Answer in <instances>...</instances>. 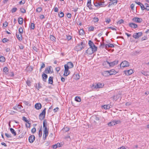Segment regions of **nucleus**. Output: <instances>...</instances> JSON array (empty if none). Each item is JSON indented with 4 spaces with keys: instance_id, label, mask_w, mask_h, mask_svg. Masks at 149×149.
<instances>
[{
    "instance_id": "4d7b16f0",
    "label": "nucleus",
    "mask_w": 149,
    "mask_h": 149,
    "mask_svg": "<svg viewBox=\"0 0 149 149\" xmlns=\"http://www.w3.org/2000/svg\"><path fill=\"white\" fill-rule=\"evenodd\" d=\"M108 45L109 47H114L113 44L110 43L108 44Z\"/></svg>"
},
{
    "instance_id": "c756f323",
    "label": "nucleus",
    "mask_w": 149,
    "mask_h": 149,
    "mask_svg": "<svg viewBox=\"0 0 149 149\" xmlns=\"http://www.w3.org/2000/svg\"><path fill=\"white\" fill-rule=\"evenodd\" d=\"M64 144V143L63 142H61L60 143H57L56 144V145H57V146L58 148L62 146Z\"/></svg>"
},
{
    "instance_id": "9b49d317",
    "label": "nucleus",
    "mask_w": 149,
    "mask_h": 149,
    "mask_svg": "<svg viewBox=\"0 0 149 149\" xmlns=\"http://www.w3.org/2000/svg\"><path fill=\"white\" fill-rule=\"evenodd\" d=\"M132 20L135 22L140 23L142 21V20L141 18L135 17L132 19Z\"/></svg>"
},
{
    "instance_id": "ddd939ff",
    "label": "nucleus",
    "mask_w": 149,
    "mask_h": 149,
    "mask_svg": "<svg viewBox=\"0 0 149 149\" xmlns=\"http://www.w3.org/2000/svg\"><path fill=\"white\" fill-rule=\"evenodd\" d=\"M95 52V51H93V50L91 48L89 47L87 50L86 53L88 54H91Z\"/></svg>"
},
{
    "instance_id": "f03ea898",
    "label": "nucleus",
    "mask_w": 149,
    "mask_h": 149,
    "mask_svg": "<svg viewBox=\"0 0 149 149\" xmlns=\"http://www.w3.org/2000/svg\"><path fill=\"white\" fill-rule=\"evenodd\" d=\"M88 44L90 47L93 50V51L95 52L97 51V47L94 45L93 43L91 40L89 41Z\"/></svg>"
},
{
    "instance_id": "f3484780",
    "label": "nucleus",
    "mask_w": 149,
    "mask_h": 149,
    "mask_svg": "<svg viewBox=\"0 0 149 149\" xmlns=\"http://www.w3.org/2000/svg\"><path fill=\"white\" fill-rule=\"evenodd\" d=\"M111 1L109 3V5L116 4L117 3V0H109Z\"/></svg>"
},
{
    "instance_id": "5fc2aeb1",
    "label": "nucleus",
    "mask_w": 149,
    "mask_h": 149,
    "mask_svg": "<svg viewBox=\"0 0 149 149\" xmlns=\"http://www.w3.org/2000/svg\"><path fill=\"white\" fill-rule=\"evenodd\" d=\"M9 111H10L9 113L11 114H13L16 113V112L12 110H9Z\"/></svg>"
},
{
    "instance_id": "79ce46f5",
    "label": "nucleus",
    "mask_w": 149,
    "mask_h": 149,
    "mask_svg": "<svg viewBox=\"0 0 149 149\" xmlns=\"http://www.w3.org/2000/svg\"><path fill=\"white\" fill-rule=\"evenodd\" d=\"M17 8H13L11 11L12 13H14L17 10Z\"/></svg>"
},
{
    "instance_id": "39448f33",
    "label": "nucleus",
    "mask_w": 149,
    "mask_h": 149,
    "mask_svg": "<svg viewBox=\"0 0 149 149\" xmlns=\"http://www.w3.org/2000/svg\"><path fill=\"white\" fill-rule=\"evenodd\" d=\"M64 68L65 70L63 75L67 76L70 74V71L68 70L69 68H68V66L67 65H64Z\"/></svg>"
},
{
    "instance_id": "6ab92c4d",
    "label": "nucleus",
    "mask_w": 149,
    "mask_h": 149,
    "mask_svg": "<svg viewBox=\"0 0 149 149\" xmlns=\"http://www.w3.org/2000/svg\"><path fill=\"white\" fill-rule=\"evenodd\" d=\"M112 98L113 100L116 101L119 98L120 99V95L119 94L117 95L116 96H114Z\"/></svg>"
},
{
    "instance_id": "4468645a",
    "label": "nucleus",
    "mask_w": 149,
    "mask_h": 149,
    "mask_svg": "<svg viewBox=\"0 0 149 149\" xmlns=\"http://www.w3.org/2000/svg\"><path fill=\"white\" fill-rule=\"evenodd\" d=\"M129 26L132 28L135 29L137 27V25L134 23H131L129 24Z\"/></svg>"
},
{
    "instance_id": "f704fd0d",
    "label": "nucleus",
    "mask_w": 149,
    "mask_h": 149,
    "mask_svg": "<svg viewBox=\"0 0 149 149\" xmlns=\"http://www.w3.org/2000/svg\"><path fill=\"white\" fill-rule=\"evenodd\" d=\"M35 137L33 135H31L29 136V140H35Z\"/></svg>"
},
{
    "instance_id": "774afa93",
    "label": "nucleus",
    "mask_w": 149,
    "mask_h": 149,
    "mask_svg": "<svg viewBox=\"0 0 149 149\" xmlns=\"http://www.w3.org/2000/svg\"><path fill=\"white\" fill-rule=\"evenodd\" d=\"M67 17L68 18H70L72 17L71 14L70 13H68L67 15Z\"/></svg>"
},
{
    "instance_id": "bb28decb",
    "label": "nucleus",
    "mask_w": 149,
    "mask_h": 149,
    "mask_svg": "<svg viewBox=\"0 0 149 149\" xmlns=\"http://www.w3.org/2000/svg\"><path fill=\"white\" fill-rule=\"evenodd\" d=\"M18 22L19 24H22L23 23V19L22 18H19L18 19Z\"/></svg>"
},
{
    "instance_id": "c9c22d12",
    "label": "nucleus",
    "mask_w": 149,
    "mask_h": 149,
    "mask_svg": "<svg viewBox=\"0 0 149 149\" xmlns=\"http://www.w3.org/2000/svg\"><path fill=\"white\" fill-rule=\"evenodd\" d=\"M84 33V30L83 29H80L79 31V34L80 35H83Z\"/></svg>"
},
{
    "instance_id": "473e14b6",
    "label": "nucleus",
    "mask_w": 149,
    "mask_h": 149,
    "mask_svg": "<svg viewBox=\"0 0 149 149\" xmlns=\"http://www.w3.org/2000/svg\"><path fill=\"white\" fill-rule=\"evenodd\" d=\"M35 24L34 23H31L30 26V29H33L35 28Z\"/></svg>"
},
{
    "instance_id": "338daca9",
    "label": "nucleus",
    "mask_w": 149,
    "mask_h": 149,
    "mask_svg": "<svg viewBox=\"0 0 149 149\" xmlns=\"http://www.w3.org/2000/svg\"><path fill=\"white\" fill-rule=\"evenodd\" d=\"M52 147L53 149H56V148H58L57 146V145H56V144H55L54 145H52Z\"/></svg>"
},
{
    "instance_id": "f8f14e48",
    "label": "nucleus",
    "mask_w": 149,
    "mask_h": 149,
    "mask_svg": "<svg viewBox=\"0 0 149 149\" xmlns=\"http://www.w3.org/2000/svg\"><path fill=\"white\" fill-rule=\"evenodd\" d=\"M124 72L126 75H129L133 73V71L132 70L130 69L128 70L125 71Z\"/></svg>"
},
{
    "instance_id": "393cba45",
    "label": "nucleus",
    "mask_w": 149,
    "mask_h": 149,
    "mask_svg": "<svg viewBox=\"0 0 149 149\" xmlns=\"http://www.w3.org/2000/svg\"><path fill=\"white\" fill-rule=\"evenodd\" d=\"M111 106L109 105H104L102 106V107L105 109H109L110 108Z\"/></svg>"
},
{
    "instance_id": "4be33fe9",
    "label": "nucleus",
    "mask_w": 149,
    "mask_h": 149,
    "mask_svg": "<svg viewBox=\"0 0 149 149\" xmlns=\"http://www.w3.org/2000/svg\"><path fill=\"white\" fill-rule=\"evenodd\" d=\"M16 36L20 41L22 40V36L21 34H17V33H16Z\"/></svg>"
},
{
    "instance_id": "0e129e2a",
    "label": "nucleus",
    "mask_w": 149,
    "mask_h": 149,
    "mask_svg": "<svg viewBox=\"0 0 149 149\" xmlns=\"http://www.w3.org/2000/svg\"><path fill=\"white\" fill-rule=\"evenodd\" d=\"M123 22L124 21L122 19H121L118 22V23L119 24H121V23H123Z\"/></svg>"
},
{
    "instance_id": "20e7f679",
    "label": "nucleus",
    "mask_w": 149,
    "mask_h": 149,
    "mask_svg": "<svg viewBox=\"0 0 149 149\" xmlns=\"http://www.w3.org/2000/svg\"><path fill=\"white\" fill-rule=\"evenodd\" d=\"M94 5L96 7H104L106 6L104 2L98 1L94 3Z\"/></svg>"
},
{
    "instance_id": "a18cd8bd",
    "label": "nucleus",
    "mask_w": 149,
    "mask_h": 149,
    "mask_svg": "<svg viewBox=\"0 0 149 149\" xmlns=\"http://www.w3.org/2000/svg\"><path fill=\"white\" fill-rule=\"evenodd\" d=\"M23 102L26 105L28 106H29L30 105V104L27 101H24Z\"/></svg>"
},
{
    "instance_id": "ea45409f",
    "label": "nucleus",
    "mask_w": 149,
    "mask_h": 149,
    "mask_svg": "<svg viewBox=\"0 0 149 149\" xmlns=\"http://www.w3.org/2000/svg\"><path fill=\"white\" fill-rule=\"evenodd\" d=\"M36 88L39 90L40 88H41V86H40V84L39 83L36 84Z\"/></svg>"
},
{
    "instance_id": "423d86ee",
    "label": "nucleus",
    "mask_w": 149,
    "mask_h": 149,
    "mask_svg": "<svg viewBox=\"0 0 149 149\" xmlns=\"http://www.w3.org/2000/svg\"><path fill=\"white\" fill-rule=\"evenodd\" d=\"M104 86V84H101L100 83H97L96 85H93L91 87L93 88H102Z\"/></svg>"
},
{
    "instance_id": "4c0bfd02",
    "label": "nucleus",
    "mask_w": 149,
    "mask_h": 149,
    "mask_svg": "<svg viewBox=\"0 0 149 149\" xmlns=\"http://www.w3.org/2000/svg\"><path fill=\"white\" fill-rule=\"evenodd\" d=\"M19 31L20 34H22L23 33V31L22 28L21 27L19 28Z\"/></svg>"
},
{
    "instance_id": "052dcab7",
    "label": "nucleus",
    "mask_w": 149,
    "mask_h": 149,
    "mask_svg": "<svg viewBox=\"0 0 149 149\" xmlns=\"http://www.w3.org/2000/svg\"><path fill=\"white\" fill-rule=\"evenodd\" d=\"M25 3V1L24 0H22L21 1H20L19 2V3L20 4H24Z\"/></svg>"
},
{
    "instance_id": "864d4df0",
    "label": "nucleus",
    "mask_w": 149,
    "mask_h": 149,
    "mask_svg": "<svg viewBox=\"0 0 149 149\" xmlns=\"http://www.w3.org/2000/svg\"><path fill=\"white\" fill-rule=\"evenodd\" d=\"M20 12L23 13H25L26 12V10L25 9L23 8H20Z\"/></svg>"
},
{
    "instance_id": "a878e982",
    "label": "nucleus",
    "mask_w": 149,
    "mask_h": 149,
    "mask_svg": "<svg viewBox=\"0 0 149 149\" xmlns=\"http://www.w3.org/2000/svg\"><path fill=\"white\" fill-rule=\"evenodd\" d=\"M5 60H6V59H5V58L4 57H3L2 56H1L0 57V61L1 62H2V63L4 62H5Z\"/></svg>"
},
{
    "instance_id": "2eb2a0df",
    "label": "nucleus",
    "mask_w": 149,
    "mask_h": 149,
    "mask_svg": "<svg viewBox=\"0 0 149 149\" xmlns=\"http://www.w3.org/2000/svg\"><path fill=\"white\" fill-rule=\"evenodd\" d=\"M41 104L40 103H37L35 104V107L36 109H39L41 108Z\"/></svg>"
},
{
    "instance_id": "a211bd4d",
    "label": "nucleus",
    "mask_w": 149,
    "mask_h": 149,
    "mask_svg": "<svg viewBox=\"0 0 149 149\" xmlns=\"http://www.w3.org/2000/svg\"><path fill=\"white\" fill-rule=\"evenodd\" d=\"M108 71L109 72V75L115 74L116 73V72L115 70L113 69L109 70Z\"/></svg>"
},
{
    "instance_id": "e2e57ef3",
    "label": "nucleus",
    "mask_w": 149,
    "mask_h": 149,
    "mask_svg": "<svg viewBox=\"0 0 149 149\" xmlns=\"http://www.w3.org/2000/svg\"><path fill=\"white\" fill-rule=\"evenodd\" d=\"M36 129L34 127L31 130V131L32 133H33L36 132Z\"/></svg>"
},
{
    "instance_id": "c85d7f7f",
    "label": "nucleus",
    "mask_w": 149,
    "mask_h": 149,
    "mask_svg": "<svg viewBox=\"0 0 149 149\" xmlns=\"http://www.w3.org/2000/svg\"><path fill=\"white\" fill-rule=\"evenodd\" d=\"M75 100L78 102H80L81 101V99L79 97L76 96L75 98Z\"/></svg>"
},
{
    "instance_id": "c03bdc74",
    "label": "nucleus",
    "mask_w": 149,
    "mask_h": 149,
    "mask_svg": "<svg viewBox=\"0 0 149 149\" xmlns=\"http://www.w3.org/2000/svg\"><path fill=\"white\" fill-rule=\"evenodd\" d=\"M142 73L145 76H147L149 75V72L148 71L144 72Z\"/></svg>"
},
{
    "instance_id": "aec40b11",
    "label": "nucleus",
    "mask_w": 149,
    "mask_h": 149,
    "mask_svg": "<svg viewBox=\"0 0 149 149\" xmlns=\"http://www.w3.org/2000/svg\"><path fill=\"white\" fill-rule=\"evenodd\" d=\"M102 74L103 76L105 77H107L109 75L108 71H106L103 72L102 73Z\"/></svg>"
},
{
    "instance_id": "680f3d73",
    "label": "nucleus",
    "mask_w": 149,
    "mask_h": 149,
    "mask_svg": "<svg viewBox=\"0 0 149 149\" xmlns=\"http://www.w3.org/2000/svg\"><path fill=\"white\" fill-rule=\"evenodd\" d=\"M23 120L25 121L26 123L29 122L28 120L24 116L23 117Z\"/></svg>"
},
{
    "instance_id": "5701e85b",
    "label": "nucleus",
    "mask_w": 149,
    "mask_h": 149,
    "mask_svg": "<svg viewBox=\"0 0 149 149\" xmlns=\"http://www.w3.org/2000/svg\"><path fill=\"white\" fill-rule=\"evenodd\" d=\"M42 77L43 80L44 81H46V80L47 78V76L45 73H43L42 74Z\"/></svg>"
},
{
    "instance_id": "bf43d9fd",
    "label": "nucleus",
    "mask_w": 149,
    "mask_h": 149,
    "mask_svg": "<svg viewBox=\"0 0 149 149\" xmlns=\"http://www.w3.org/2000/svg\"><path fill=\"white\" fill-rule=\"evenodd\" d=\"M140 6L142 10H144L145 9V6L142 4L141 3V5H140Z\"/></svg>"
},
{
    "instance_id": "2f4dec72",
    "label": "nucleus",
    "mask_w": 149,
    "mask_h": 149,
    "mask_svg": "<svg viewBox=\"0 0 149 149\" xmlns=\"http://www.w3.org/2000/svg\"><path fill=\"white\" fill-rule=\"evenodd\" d=\"M109 62L107 61H104L103 63V65L105 67H107L108 65H109Z\"/></svg>"
},
{
    "instance_id": "69168bd1",
    "label": "nucleus",
    "mask_w": 149,
    "mask_h": 149,
    "mask_svg": "<svg viewBox=\"0 0 149 149\" xmlns=\"http://www.w3.org/2000/svg\"><path fill=\"white\" fill-rule=\"evenodd\" d=\"M8 40L6 38H4L2 40L3 42H6L8 41Z\"/></svg>"
},
{
    "instance_id": "72a5a7b5",
    "label": "nucleus",
    "mask_w": 149,
    "mask_h": 149,
    "mask_svg": "<svg viewBox=\"0 0 149 149\" xmlns=\"http://www.w3.org/2000/svg\"><path fill=\"white\" fill-rule=\"evenodd\" d=\"M50 71V68H47L45 70V72L47 74L49 73Z\"/></svg>"
},
{
    "instance_id": "de8ad7c7",
    "label": "nucleus",
    "mask_w": 149,
    "mask_h": 149,
    "mask_svg": "<svg viewBox=\"0 0 149 149\" xmlns=\"http://www.w3.org/2000/svg\"><path fill=\"white\" fill-rule=\"evenodd\" d=\"M93 21L94 22H98L99 21V19L97 17H94L93 19Z\"/></svg>"
},
{
    "instance_id": "7ed1b4c3",
    "label": "nucleus",
    "mask_w": 149,
    "mask_h": 149,
    "mask_svg": "<svg viewBox=\"0 0 149 149\" xmlns=\"http://www.w3.org/2000/svg\"><path fill=\"white\" fill-rule=\"evenodd\" d=\"M121 122L119 120H112L108 123V125L109 126H111L115 125L117 124H119Z\"/></svg>"
},
{
    "instance_id": "3c124183",
    "label": "nucleus",
    "mask_w": 149,
    "mask_h": 149,
    "mask_svg": "<svg viewBox=\"0 0 149 149\" xmlns=\"http://www.w3.org/2000/svg\"><path fill=\"white\" fill-rule=\"evenodd\" d=\"M38 134H39V137H40L42 136V131L41 129H40L39 130Z\"/></svg>"
},
{
    "instance_id": "a19ab883",
    "label": "nucleus",
    "mask_w": 149,
    "mask_h": 149,
    "mask_svg": "<svg viewBox=\"0 0 149 149\" xmlns=\"http://www.w3.org/2000/svg\"><path fill=\"white\" fill-rule=\"evenodd\" d=\"M64 15V13L62 12L58 14V16L60 17H63Z\"/></svg>"
},
{
    "instance_id": "9d476101",
    "label": "nucleus",
    "mask_w": 149,
    "mask_h": 149,
    "mask_svg": "<svg viewBox=\"0 0 149 149\" xmlns=\"http://www.w3.org/2000/svg\"><path fill=\"white\" fill-rule=\"evenodd\" d=\"M118 63V61H113L109 62V66L110 67H113L114 66L116 65Z\"/></svg>"
},
{
    "instance_id": "37998d69",
    "label": "nucleus",
    "mask_w": 149,
    "mask_h": 149,
    "mask_svg": "<svg viewBox=\"0 0 149 149\" xmlns=\"http://www.w3.org/2000/svg\"><path fill=\"white\" fill-rule=\"evenodd\" d=\"M54 135L52 133L50 134L49 136V139H54Z\"/></svg>"
},
{
    "instance_id": "b1692460",
    "label": "nucleus",
    "mask_w": 149,
    "mask_h": 149,
    "mask_svg": "<svg viewBox=\"0 0 149 149\" xmlns=\"http://www.w3.org/2000/svg\"><path fill=\"white\" fill-rule=\"evenodd\" d=\"M91 0H88V2L87 3V6L90 9H92V8L91 7Z\"/></svg>"
},
{
    "instance_id": "412c9836",
    "label": "nucleus",
    "mask_w": 149,
    "mask_h": 149,
    "mask_svg": "<svg viewBox=\"0 0 149 149\" xmlns=\"http://www.w3.org/2000/svg\"><path fill=\"white\" fill-rule=\"evenodd\" d=\"M53 78L52 77H50L48 79V83L50 84H52L53 83Z\"/></svg>"
},
{
    "instance_id": "6e6552de",
    "label": "nucleus",
    "mask_w": 149,
    "mask_h": 149,
    "mask_svg": "<svg viewBox=\"0 0 149 149\" xmlns=\"http://www.w3.org/2000/svg\"><path fill=\"white\" fill-rule=\"evenodd\" d=\"M120 66L123 68L127 67L129 66V63L127 61H124L121 63Z\"/></svg>"
},
{
    "instance_id": "7c9ffc66",
    "label": "nucleus",
    "mask_w": 149,
    "mask_h": 149,
    "mask_svg": "<svg viewBox=\"0 0 149 149\" xmlns=\"http://www.w3.org/2000/svg\"><path fill=\"white\" fill-rule=\"evenodd\" d=\"M77 49L78 50H80L82 48L81 45H78L77 46Z\"/></svg>"
},
{
    "instance_id": "13d9d810",
    "label": "nucleus",
    "mask_w": 149,
    "mask_h": 149,
    "mask_svg": "<svg viewBox=\"0 0 149 149\" xmlns=\"http://www.w3.org/2000/svg\"><path fill=\"white\" fill-rule=\"evenodd\" d=\"M5 135L8 138H10L11 137V136L10 135L6 133Z\"/></svg>"
},
{
    "instance_id": "58836bf2",
    "label": "nucleus",
    "mask_w": 149,
    "mask_h": 149,
    "mask_svg": "<svg viewBox=\"0 0 149 149\" xmlns=\"http://www.w3.org/2000/svg\"><path fill=\"white\" fill-rule=\"evenodd\" d=\"M50 39L52 41H55V37L52 35H51L50 36Z\"/></svg>"
},
{
    "instance_id": "dca6fc26",
    "label": "nucleus",
    "mask_w": 149,
    "mask_h": 149,
    "mask_svg": "<svg viewBox=\"0 0 149 149\" xmlns=\"http://www.w3.org/2000/svg\"><path fill=\"white\" fill-rule=\"evenodd\" d=\"M64 65L68 66V68H72L73 66V65L72 63L71 62H69L67 64H65Z\"/></svg>"
},
{
    "instance_id": "f257e3e1",
    "label": "nucleus",
    "mask_w": 149,
    "mask_h": 149,
    "mask_svg": "<svg viewBox=\"0 0 149 149\" xmlns=\"http://www.w3.org/2000/svg\"><path fill=\"white\" fill-rule=\"evenodd\" d=\"M43 127L44 128L43 130V137H44L45 139H46V137L47 136L48 132V130L47 129V127L45 125L44 121L43 123Z\"/></svg>"
},
{
    "instance_id": "1a4fd4ad",
    "label": "nucleus",
    "mask_w": 149,
    "mask_h": 149,
    "mask_svg": "<svg viewBox=\"0 0 149 149\" xmlns=\"http://www.w3.org/2000/svg\"><path fill=\"white\" fill-rule=\"evenodd\" d=\"M142 35V33L141 32H138L134 33L133 35V37L135 38H138L141 36Z\"/></svg>"
},
{
    "instance_id": "0eeeda50",
    "label": "nucleus",
    "mask_w": 149,
    "mask_h": 149,
    "mask_svg": "<svg viewBox=\"0 0 149 149\" xmlns=\"http://www.w3.org/2000/svg\"><path fill=\"white\" fill-rule=\"evenodd\" d=\"M45 108L42 112L40 114L39 118L40 120H42L45 117Z\"/></svg>"
},
{
    "instance_id": "cd10ccee",
    "label": "nucleus",
    "mask_w": 149,
    "mask_h": 149,
    "mask_svg": "<svg viewBox=\"0 0 149 149\" xmlns=\"http://www.w3.org/2000/svg\"><path fill=\"white\" fill-rule=\"evenodd\" d=\"M10 130L11 133L13 134L14 136H15L16 135V132L15 130L13 128H10Z\"/></svg>"
},
{
    "instance_id": "09e8293b",
    "label": "nucleus",
    "mask_w": 149,
    "mask_h": 149,
    "mask_svg": "<svg viewBox=\"0 0 149 149\" xmlns=\"http://www.w3.org/2000/svg\"><path fill=\"white\" fill-rule=\"evenodd\" d=\"M8 70V69L6 67H5L3 68V71L5 73L7 72Z\"/></svg>"
},
{
    "instance_id": "49530a36",
    "label": "nucleus",
    "mask_w": 149,
    "mask_h": 149,
    "mask_svg": "<svg viewBox=\"0 0 149 149\" xmlns=\"http://www.w3.org/2000/svg\"><path fill=\"white\" fill-rule=\"evenodd\" d=\"M42 10V8L41 7H38V8L36 10V11L38 12H40Z\"/></svg>"
},
{
    "instance_id": "8fccbe9b",
    "label": "nucleus",
    "mask_w": 149,
    "mask_h": 149,
    "mask_svg": "<svg viewBox=\"0 0 149 149\" xmlns=\"http://www.w3.org/2000/svg\"><path fill=\"white\" fill-rule=\"evenodd\" d=\"M88 30L89 31H93L94 30V27L92 26H90Z\"/></svg>"
},
{
    "instance_id": "e433bc0d",
    "label": "nucleus",
    "mask_w": 149,
    "mask_h": 149,
    "mask_svg": "<svg viewBox=\"0 0 149 149\" xmlns=\"http://www.w3.org/2000/svg\"><path fill=\"white\" fill-rule=\"evenodd\" d=\"M45 67V64L43 63H42V64L41 66V67H40V71L41 72V69L42 68H44Z\"/></svg>"
},
{
    "instance_id": "6e6d98bb",
    "label": "nucleus",
    "mask_w": 149,
    "mask_h": 149,
    "mask_svg": "<svg viewBox=\"0 0 149 149\" xmlns=\"http://www.w3.org/2000/svg\"><path fill=\"white\" fill-rule=\"evenodd\" d=\"M66 38L68 40H70L72 38V37L70 36H66Z\"/></svg>"
},
{
    "instance_id": "603ef678",
    "label": "nucleus",
    "mask_w": 149,
    "mask_h": 149,
    "mask_svg": "<svg viewBox=\"0 0 149 149\" xmlns=\"http://www.w3.org/2000/svg\"><path fill=\"white\" fill-rule=\"evenodd\" d=\"M26 84L29 86H31V82L29 80H27L26 82Z\"/></svg>"
}]
</instances>
